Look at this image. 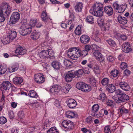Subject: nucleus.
<instances>
[{
  "label": "nucleus",
  "instance_id": "3c124183",
  "mask_svg": "<svg viewBox=\"0 0 133 133\" xmlns=\"http://www.w3.org/2000/svg\"><path fill=\"white\" fill-rule=\"evenodd\" d=\"M119 109L122 114H123L124 113L128 114L129 112V110L128 109L123 107H120Z\"/></svg>",
  "mask_w": 133,
  "mask_h": 133
},
{
  "label": "nucleus",
  "instance_id": "a18cd8bd",
  "mask_svg": "<svg viewBox=\"0 0 133 133\" xmlns=\"http://www.w3.org/2000/svg\"><path fill=\"white\" fill-rule=\"evenodd\" d=\"M109 82V79L107 78H103L101 81L102 84L103 85L107 86L108 85Z\"/></svg>",
  "mask_w": 133,
  "mask_h": 133
},
{
  "label": "nucleus",
  "instance_id": "c85d7f7f",
  "mask_svg": "<svg viewBox=\"0 0 133 133\" xmlns=\"http://www.w3.org/2000/svg\"><path fill=\"white\" fill-rule=\"evenodd\" d=\"M83 4L82 3H79L77 4L75 7V10L77 12L81 11L83 7Z\"/></svg>",
  "mask_w": 133,
  "mask_h": 133
},
{
  "label": "nucleus",
  "instance_id": "1a4fd4ad",
  "mask_svg": "<svg viewBox=\"0 0 133 133\" xmlns=\"http://www.w3.org/2000/svg\"><path fill=\"white\" fill-rule=\"evenodd\" d=\"M120 87L123 90L125 91H129L130 88L128 84L126 82L121 81L119 83Z\"/></svg>",
  "mask_w": 133,
  "mask_h": 133
},
{
  "label": "nucleus",
  "instance_id": "20e7f679",
  "mask_svg": "<svg viewBox=\"0 0 133 133\" xmlns=\"http://www.w3.org/2000/svg\"><path fill=\"white\" fill-rule=\"evenodd\" d=\"M19 14L17 12H13L10 18V23L15 24L19 20L20 18Z\"/></svg>",
  "mask_w": 133,
  "mask_h": 133
},
{
  "label": "nucleus",
  "instance_id": "864d4df0",
  "mask_svg": "<svg viewBox=\"0 0 133 133\" xmlns=\"http://www.w3.org/2000/svg\"><path fill=\"white\" fill-rule=\"evenodd\" d=\"M18 67L16 65H14L10 68H9V71L11 72H14L18 69Z\"/></svg>",
  "mask_w": 133,
  "mask_h": 133
},
{
  "label": "nucleus",
  "instance_id": "f704fd0d",
  "mask_svg": "<svg viewBox=\"0 0 133 133\" xmlns=\"http://www.w3.org/2000/svg\"><path fill=\"white\" fill-rule=\"evenodd\" d=\"M28 95L29 97L35 98L37 97L38 96L36 92L34 90L30 91L29 92Z\"/></svg>",
  "mask_w": 133,
  "mask_h": 133
},
{
  "label": "nucleus",
  "instance_id": "ea45409f",
  "mask_svg": "<svg viewBox=\"0 0 133 133\" xmlns=\"http://www.w3.org/2000/svg\"><path fill=\"white\" fill-rule=\"evenodd\" d=\"M100 35L98 31H96L95 35V37L94 38V40L98 43H100L101 42V39L99 37Z\"/></svg>",
  "mask_w": 133,
  "mask_h": 133
},
{
  "label": "nucleus",
  "instance_id": "cd10ccee",
  "mask_svg": "<svg viewBox=\"0 0 133 133\" xmlns=\"http://www.w3.org/2000/svg\"><path fill=\"white\" fill-rule=\"evenodd\" d=\"M82 26L79 25L76 28L75 30V33L77 35H79L81 34L82 32Z\"/></svg>",
  "mask_w": 133,
  "mask_h": 133
},
{
  "label": "nucleus",
  "instance_id": "6ab92c4d",
  "mask_svg": "<svg viewBox=\"0 0 133 133\" xmlns=\"http://www.w3.org/2000/svg\"><path fill=\"white\" fill-rule=\"evenodd\" d=\"M90 37L87 35H83L80 37V40L82 43L86 44L89 41Z\"/></svg>",
  "mask_w": 133,
  "mask_h": 133
},
{
  "label": "nucleus",
  "instance_id": "680f3d73",
  "mask_svg": "<svg viewBox=\"0 0 133 133\" xmlns=\"http://www.w3.org/2000/svg\"><path fill=\"white\" fill-rule=\"evenodd\" d=\"M7 120L6 118L4 117H1L0 118V124H5Z\"/></svg>",
  "mask_w": 133,
  "mask_h": 133
},
{
  "label": "nucleus",
  "instance_id": "9b49d317",
  "mask_svg": "<svg viewBox=\"0 0 133 133\" xmlns=\"http://www.w3.org/2000/svg\"><path fill=\"white\" fill-rule=\"evenodd\" d=\"M79 50L78 47H73L69 48L68 50L67 55L78 54Z\"/></svg>",
  "mask_w": 133,
  "mask_h": 133
},
{
  "label": "nucleus",
  "instance_id": "7c9ffc66",
  "mask_svg": "<svg viewBox=\"0 0 133 133\" xmlns=\"http://www.w3.org/2000/svg\"><path fill=\"white\" fill-rule=\"evenodd\" d=\"M91 90V87L90 85L85 83L84 88L82 89V91L85 92H88Z\"/></svg>",
  "mask_w": 133,
  "mask_h": 133
},
{
  "label": "nucleus",
  "instance_id": "a878e982",
  "mask_svg": "<svg viewBox=\"0 0 133 133\" xmlns=\"http://www.w3.org/2000/svg\"><path fill=\"white\" fill-rule=\"evenodd\" d=\"M103 14V9L98 10L95 11L94 12V16L98 17H100L102 16Z\"/></svg>",
  "mask_w": 133,
  "mask_h": 133
},
{
  "label": "nucleus",
  "instance_id": "ddd939ff",
  "mask_svg": "<svg viewBox=\"0 0 133 133\" xmlns=\"http://www.w3.org/2000/svg\"><path fill=\"white\" fill-rule=\"evenodd\" d=\"M67 103L68 107L70 108H72L76 107L77 105V103L76 101L72 99H68Z\"/></svg>",
  "mask_w": 133,
  "mask_h": 133
},
{
  "label": "nucleus",
  "instance_id": "f03ea898",
  "mask_svg": "<svg viewBox=\"0 0 133 133\" xmlns=\"http://www.w3.org/2000/svg\"><path fill=\"white\" fill-rule=\"evenodd\" d=\"M11 8L10 5L7 3H4L1 4L0 10V22H3L5 18L9 17Z\"/></svg>",
  "mask_w": 133,
  "mask_h": 133
},
{
  "label": "nucleus",
  "instance_id": "c9c22d12",
  "mask_svg": "<svg viewBox=\"0 0 133 133\" xmlns=\"http://www.w3.org/2000/svg\"><path fill=\"white\" fill-rule=\"evenodd\" d=\"M51 122L48 119H46L44 123L43 128L46 129L50 127Z\"/></svg>",
  "mask_w": 133,
  "mask_h": 133
},
{
  "label": "nucleus",
  "instance_id": "2eb2a0df",
  "mask_svg": "<svg viewBox=\"0 0 133 133\" xmlns=\"http://www.w3.org/2000/svg\"><path fill=\"white\" fill-rule=\"evenodd\" d=\"M12 86V84L9 81H5L2 83V87L5 90H8Z\"/></svg>",
  "mask_w": 133,
  "mask_h": 133
},
{
  "label": "nucleus",
  "instance_id": "72a5a7b5",
  "mask_svg": "<svg viewBox=\"0 0 133 133\" xmlns=\"http://www.w3.org/2000/svg\"><path fill=\"white\" fill-rule=\"evenodd\" d=\"M47 54H48V57L50 58H53L54 57L53 51L50 49L46 50Z\"/></svg>",
  "mask_w": 133,
  "mask_h": 133
},
{
  "label": "nucleus",
  "instance_id": "b1692460",
  "mask_svg": "<svg viewBox=\"0 0 133 133\" xmlns=\"http://www.w3.org/2000/svg\"><path fill=\"white\" fill-rule=\"evenodd\" d=\"M93 8L95 11L103 9V5L101 3H95L93 6Z\"/></svg>",
  "mask_w": 133,
  "mask_h": 133
},
{
  "label": "nucleus",
  "instance_id": "69168bd1",
  "mask_svg": "<svg viewBox=\"0 0 133 133\" xmlns=\"http://www.w3.org/2000/svg\"><path fill=\"white\" fill-rule=\"evenodd\" d=\"M36 23L37 21L36 20L31 19L30 21V24L32 26H35Z\"/></svg>",
  "mask_w": 133,
  "mask_h": 133
},
{
  "label": "nucleus",
  "instance_id": "052dcab7",
  "mask_svg": "<svg viewBox=\"0 0 133 133\" xmlns=\"http://www.w3.org/2000/svg\"><path fill=\"white\" fill-rule=\"evenodd\" d=\"M70 86H66L63 89V91L65 93H68V91L70 89Z\"/></svg>",
  "mask_w": 133,
  "mask_h": 133
},
{
  "label": "nucleus",
  "instance_id": "9d476101",
  "mask_svg": "<svg viewBox=\"0 0 133 133\" xmlns=\"http://www.w3.org/2000/svg\"><path fill=\"white\" fill-rule=\"evenodd\" d=\"M41 16L42 21L45 23L47 22H50L51 21V19L48 17L46 12L43 11Z\"/></svg>",
  "mask_w": 133,
  "mask_h": 133
},
{
  "label": "nucleus",
  "instance_id": "6e6552de",
  "mask_svg": "<svg viewBox=\"0 0 133 133\" xmlns=\"http://www.w3.org/2000/svg\"><path fill=\"white\" fill-rule=\"evenodd\" d=\"M122 46V51L125 53H129L131 50L130 44L127 42H125L123 43Z\"/></svg>",
  "mask_w": 133,
  "mask_h": 133
},
{
  "label": "nucleus",
  "instance_id": "de8ad7c7",
  "mask_svg": "<svg viewBox=\"0 0 133 133\" xmlns=\"http://www.w3.org/2000/svg\"><path fill=\"white\" fill-rule=\"evenodd\" d=\"M67 55V56L68 57H69L70 58L74 60H76L77 59V58L79 57V54H73V55Z\"/></svg>",
  "mask_w": 133,
  "mask_h": 133
},
{
  "label": "nucleus",
  "instance_id": "39448f33",
  "mask_svg": "<svg viewBox=\"0 0 133 133\" xmlns=\"http://www.w3.org/2000/svg\"><path fill=\"white\" fill-rule=\"evenodd\" d=\"M62 125L69 130L72 129L74 127L73 123L69 120H65L63 121L62 123Z\"/></svg>",
  "mask_w": 133,
  "mask_h": 133
},
{
  "label": "nucleus",
  "instance_id": "09e8293b",
  "mask_svg": "<svg viewBox=\"0 0 133 133\" xmlns=\"http://www.w3.org/2000/svg\"><path fill=\"white\" fill-rule=\"evenodd\" d=\"M119 71L116 69H114L112 71L110 72L111 76L114 77L117 76L118 74Z\"/></svg>",
  "mask_w": 133,
  "mask_h": 133
},
{
  "label": "nucleus",
  "instance_id": "a211bd4d",
  "mask_svg": "<svg viewBox=\"0 0 133 133\" xmlns=\"http://www.w3.org/2000/svg\"><path fill=\"white\" fill-rule=\"evenodd\" d=\"M51 65L55 70H58L59 69L61 64L58 61H54L51 63Z\"/></svg>",
  "mask_w": 133,
  "mask_h": 133
},
{
  "label": "nucleus",
  "instance_id": "e433bc0d",
  "mask_svg": "<svg viewBox=\"0 0 133 133\" xmlns=\"http://www.w3.org/2000/svg\"><path fill=\"white\" fill-rule=\"evenodd\" d=\"M85 83L83 82H80L77 83L76 84L77 88L79 90L82 91V89L84 88Z\"/></svg>",
  "mask_w": 133,
  "mask_h": 133
},
{
  "label": "nucleus",
  "instance_id": "0e129e2a",
  "mask_svg": "<svg viewBox=\"0 0 133 133\" xmlns=\"http://www.w3.org/2000/svg\"><path fill=\"white\" fill-rule=\"evenodd\" d=\"M104 131L105 133H111V132L109 127L108 126H106L104 128Z\"/></svg>",
  "mask_w": 133,
  "mask_h": 133
},
{
  "label": "nucleus",
  "instance_id": "4c0bfd02",
  "mask_svg": "<svg viewBox=\"0 0 133 133\" xmlns=\"http://www.w3.org/2000/svg\"><path fill=\"white\" fill-rule=\"evenodd\" d=\"M106 41L111 46L115 47L116 45V44L115 42L111 39H110L108 40H106Z\"/></svg>",
  "mask_w": 133,
  "mask_h": 133
},
{
  "label": "nucleus",
  "instance_id": "603ef678",
  "mask_svg": "<svg viewBox=\"0 0 133 133\" xmlns=\"http://www.w3.org/2000/svg\"><path fill=\"white\" fill-rule=\"evenodd\" d=\"M87 65L90 68V69H88V70H87V68H85V71H86V72L87 74H88L89 73L91 70H93L94 66L93 64H87Z\"/></svg>",
  "mask_w": 133,
  "mask_h": 133
},
{
  "label": "nucleus",
  "instance_id": "0eeeda50",
  "mask_svg": "<svg viewBox=\"0 0 133 133\" xmlns=\"http://www.w3.org/2000/svg\"><path fill=\"white\" fill-rule=\"evenodd\" d=\"M34 79L35 81L38 83H42L45 80L44 76L40 74H35L34 76Z\"/></svg>",
  "mask_w": 133,
  "mask_h": 133
},
{
  "label": "nucleus",
  "instance_id": "423d86ee",
  "mask_svg": "<svg viewBox=\"0 0 133 133\" xmlns=\"http://www.w3.org/2000/svg\"><path fill=\"white\" fill-rule=\"evenodd\" d=\"M73 72L74 70L69 71L67 73L64 74V78L66 82H70L73 78L75 77Z\"/></svg>",
  "mask_w": 133,
  "mask_h": 133
},
{
  "label": "nucleus",
  "instance_id": "338daca9",
  "mask_svg": "<svg viewBox=\"0 0 133 133\" xmlns=\"http://www.w3.org/2000/svg\"><path fill=\"white\" fill-rule=\"evenodd\" d=\"M92 49L95 51H98L99 50V47L95 44H93L92 45Z\"/></svg>",
  "mask_w": 133,
  "mask_h": 133
},
{
  "label": "nucleus",
  "instance_id": "37998d69",
  "mask_svg": "<svg viewBox=\"0 0 133 133\" xmlns=\"http://www.w3.org/2000/svg\"><path fill=\"white\" fill-rule=\"evenodd\" d=\"M94 19L92 16H88L86 18L85 21L87 22L92 24L94 22Z\"/></svg>",
  "mask_w": 133,
  "mask_h": 133
},
{
  "label": "nucleus",
  "instance_id": "bf43d9fd",
  "mask_svg": "<svg viewBox=\"0 0 133 133\" xmlns=\"http://www.w3.org/2000/svg\"><path fill=\"white\" fill-rule=\"evenodd\" d=\"M110 24L109 23H106L105 24H104V27L103 28V29L104 30H108L109 29V27H110Z\"/></svg>",
  "mask_w": 133,
  "mask_h": 133
},
{
  "label": "nucleus",
  "instance_id": "79ce46f5",
  "mask_svg": "<svg viewBox=\"0 0 133 133\" xmlns=\"http://www.w3.org/2000/svg\"><path fill=\"white\" fill-rule=\"evenodd\" d=\"M98 98L104 102L106 100L107 97L105 94L103 93H101L99 96L98 97Z\"/></svg>",
  "mask_w": 133,
  "mask_h": 133
},
{
  "label": "nucleus",
  "instance_id": "473e14b6",
  "mask_svg": "<svg viewBox=\"0 0 133 133\" xmlns=\"http://www.w3.org/2000/svg\"><path fill=\"white\" fill-rule=\"evenodd\" d=\"M79 51L78 54L79 57L81 56L82 57H84L88 55V52L85 50L82 51L79 48Z\"/></svg>",
  "mask_w": 133,
  "mask_h": 133
},
{
  "label": "nucleus",
  "instance_id": "f3484780",
  "mask_svg": "<svg viewBox=\"0 0 133 133\" xmlns=\"http://www.w3.org/2000/svg\"><path fill=\"white\" fill-rule=\"evenodd\" d=\"M61 91V87L58 85H55L54 87L51 88L50 89V91L52 93H55V94L59 93Z\"/></svg>",
  "mask_w": 133,
  "mask_h": 133
},
{
  "label": "nucleus",
  "instance_id": "13d9d810",
  "mask_svg": "<svg viewBox=\"0 0 133 133\" xmlns=\"http://www.w3.org/2000/svg\"><path fill=\"white\" fill-rule=\"evenodd\" d=\"M18 117L21 119L23 118L24 117V113L22 111L19 112L18 113Z\"/></svg>",
  "mask_w": 133,
  "mask_h": 133
},
{
  "label": "nucleus",
  "instance_id": "393cba45",
  "mask_svg": "<svg viewBox=\"0 0 133 133\" xmlns=\"http://www.w3.org/2000/svg\"><path fill=\"white\" fill-rule=\"evenodd\" d=\"M39 55L40 58L42 59H45L48 57V54L46 50H42L39 54Z\"/></svg>",
  "mask_w": 133,
  "mask_h": 133
},
{
  "label": "nucleus",
  "instance_id": "aec40b11",
  "mask_svg": "<svg viewBox=\"0 0 133 133\" xmlns=\"http://www.w3.org/2000/svg\"><path fill=\"white\" fill-rule=\"evenodd\" d=\"M13 81L14 84L17 85H19L23 82V79L20 77H15L13 78Z\"/></svg>",
  "mask_w": 133,
  "mask_h": 133
},
{
  "label": "nucleus",
  "instance_id": "4d7b16f0",
  "mask_svg": "<svg viewBox=\"0 0 133 133\" xmlns=\"http://www.w3.org/2000/svg\"><path fill=\"white\" fill-rule=\"evenodd\" d=\"M93 70L96 74H99L100 73V70L98 66H94Z\"/></svg>",
  "mask_w": 133,
  "mask_h": 133
},
{
  "label": "nucleus",
  "instance_id": "bb28decb",
  "mask_svg": "<svg viewBox=\"0 0 133 133\" xmlns=\"http://www.w3.org/2000/svg\"><path fill=\"white\" fill-rule=\"evenodd\" d=\"M17 35L16 32L15 31L12 30L9 31V35L8 36H10L12 40L16 38Z\"/></svg>",
  "mask_w": 133,
  "mask_h": 133
},
{
  "label": "nucleus",
  "instance_id": "5fc2aeb1",
  "mask_svg": "<svg viewBox=\"0 0 133 133\" xmlns=\"http://www.w3.org/2000/svg\"><path fill=\"white\" fill-rule=\"evenodd\" d=\"M92 115L94 116H95L97 117H102L103 116V114L101 112H99L98 114H97V112H96L94 114H92Z\"/></svg>",
  "mask_w": 133,
  "mask_h": 133
},
{
  "label": "nucleus",
  "instance_id": "6e6d98bb",
  "mask_svg": "<svg viewBox=\"0 0 133 133\" xmlns=\"http://www.w3.org/2000/svg\"><path fill=\"white\" fill-rule=\"evenodd\" d=\"M107 61L109 62H112L115 59V58L111 55L108 56L107 57Z\"/></svg>",
  "mask_w": 133,
  "mask_h": 133
},
{
  "label": "nucleus",
  "instance_id": "49530a36",
  "mask_svg": "<svg viewBox=\"0 0 133 133\" xmlns=\"http://www.w3.org/2000/svg\"><path fill=\"white\" fill-rule=\"evenodd\" d=\"M64 64L66 67H69L72 65V63L70 61L65 59L64 61Z\"/></svg>",
  "mask_w": 133,
  "mask_h": 133
},
{
  "label": "nucleus",
  "instance_id": "f257e3e1",
  "mask_svg": "<svg viewBox=\"0 0 133 133\" xmlns=\"http://www.w3.org/2000/svg\"><path fill=\"white\" fill-rule=\"evenodd\" d=\"M106 89L110 93L114 92L115 94L113 96L112 98L117 103H122L129 99V96L122 90H115V87L113 84L108 85L106 87Z\"/></svg>",
  "mask_w": 133,
  "mask_h": 133
},
{
  "label": "nucleus",
  "instance_id": "4468645a",
  "mask_svg": "<svg viewBox=\"0 0 133 133\" xmlns=\"http://www.w3.org/2000/svg\"><path fill=\"white\" fill-rule=\"evenodd\" d=\"M127 18L124 17H122L121 16H119L117 17V20L119 23L122 24H125L127 23L128 21L130 22L128 18Z\"/></svg>",
  "mask_w": 133,
  "mask_h": 133
},
{
  "label": "nucleus",
  "instance_id": "c03bdc74",
  "mask_svg": "<svg viewBox=\"0 0 133 133\" xmlns=\"http://www.w3.org/2000/svg\"><path fill=\"white\" fill-rule=\"evenodd\" d=\"M47 133H58V131L57 130L55 127H52L47 131Z\"/></svg>",
  "mask_w": 133,
  "mask_h": 133
},
{
  "label": "nucleus",
  "instance_id": "8fccbe9b",
  "mask_svg": "<svg viewBox=\"0 0 133 133\" xmlns=\"http://www.w3.org/2000/svg\"><path fill=\"white\" fill-rule=\"evenodd\" d=\"M12 41V40L11 39L10 36L8 35L2 41L6 44H8Z\"/></svg>",
  "mask_w": 133,
  "mask_h": 133
},
{
  "label": "nucleus",
  "instance_id": "f8f14e48",
  "mask_svg": "<svg viewBox=\"0 0 133 133\" xmlns=\"http://www.w3.org/2000/svg\"><path fill=\"white\" fill-rule=\"evenodd\" d=\"M26 52V50L20 46L18 47L15 50V53L17 55H23Z\"/></svg>",
  "mask_w": 133,
  "mask_h": 133
},
{
  "label": "nucleus",
  "instance_id": "5701e85b",
  "mask_svg": "<svg viewBox=\"0 0 133 133\" xmlns=\"http://www.w3.org/2000/svg\"><path fill=\"white\" fill-rule=\"evenodd\" d=\"M39 33L36 30L34 31L31 34L30 36L31 38L33 40L38 39L39 37Z\"/></svg>",
  "mask_w": 133,
  "mask_h": 133
},
{
  "label": "nucleus",
  "instance_id": "e2e57ef3",
  "mask_svg": "<svg viewBox=\"0 0 133 133\" xmlns=\"http://www.w3.org/2000/svg\"><path fill=\"white\" fill-rule=\"evenodd\" d=\"M127 66V64L124 62H122L121 63L120 67L122 70H124Z\"/></svg>",
  "mask_w": 133,
  "mask_h": 133
},
{
  "label": "nucleus",
  "instance_id": "7ed1b4c3",
  "mask_svg": "<svg viewBox=\"0 0 133 133\" xmlns=\"http://www.w3.org/2000/svg\"><path fill=\"white\" fill-rule=\"evenodd\" d=\"M25 24H24L21 26L19 28L18 30L19 34L24 36L26 35L29 34L32 31L31 26L30 27H26Z\"/></svg>",
  "mask_w": 133,
  "mask_h": 133
},
{
  "label": "nucleus",
  "instance_id": "dca6fc26",
  "mask_svg": "<svg viewBox=\"0 0 133 133\" xmlns=\"http://www.w3.org/2000/svg\"><path fill=\"white\" fill-rule=\"evenodd\" d=\"M104 11L108 16L112 15L113 14V9L110 6H105L104 8Z\"/></svg>",
  "mask_w": 133,
  "mask_h": 133
},
{
  "label": "nucleus",
  "instance_id": "774afa93",
  "mask_svg": "<svg viewBox=\"0 0 133 133\" xmlns=\"http://www.w3.org/2000/svg\"><path fill=\"white\" fill-rule=\"evenodd\" d=\"M81 130L83 132V133H92L90 130H88L85 128H82Z\"/></svg>",
  "mask_w": 133,
  "mask_h": 133
},
{
  "label": "nucleus",
  "instance_id": "58836bf2",
  "mask_svg": "<svg viewBox=\"0 0 133 133\" xmlns=\"http://www.w3.org/2000/svg\"><path fill=\"white\" fill-rule=\"evenodd\" d=\"M99 108V106L98 104H95L92 107V111L94 114L96 112H97L98 111Z\"/></svg>",
  "mask_w": 133,
  "mask_h": 133
},
{
  "label": "nucleus",
  "instance_id": "4be33fe9",
  "mask_svg": "<svg viewBox=\"0 0 133 133\" xmlns=\"http://www.w3.org/2000/svg\"><path fill=\"white\" fill-rule=\"evenodd\" d=\"M93 56L97 59L100 60V59H102V58H103V56L99 50L94 52L93 53Z\"/></svg>",
  "mask_w": 133,
  "mask_h": 133
},
{
  "label": "nucleus",
  "instance_id": "a19ab883",
  "mask_svg": "<svg viewBox=\"0 0 133 133\" xmlns=\"http://www.w3.org/2000/svg\"><path fill=\"white\" fill-rule=\"evenodd\" d=\"M7 68L5 65L0 66V75L4 74L7 70Z\"/></svg>",
  "mask_w": 133,
  "mask_h": 133
},
{
  "label": "nucleus",
  "instance_id": "412c9836",
  "mask_svg": "<svg viewBox=\"0 0 133 133\" xmlns=\"http://www.w3.org/2000/svg\"><path fill=\"white\" fill-rule=\"evenodd\" d=\"M77 114L71 111H68L66 113V116L70 118L76 117H77Z\"/></svg>",
  "mask_w": 133,
  "mask_h": 133
},
{
  "label": "nucleus",
  "instance_id": "c756f323",
  "mask_svg": "<svg viewBox=\"0 0 133 133\" xmlns=\"http://www.w3.org/2000/svg\"><path fill=\"white\" fill-rule=\"evenodd\" d=\"M83 71L82 69H79L77 71H74V73L75 77L78 78L83 73Z\"/></svg>",
  "mask_w": 133,
  "mask_h": 133
},
{
  "label": "nucleus",
  "instance_id": "2f4dec72",
  "mask_svg": "<svg viewBox=\"0 0 133 133\" xmlns=\"http://www.w3.org/2000/svg\"><path fill=\"white\" fill-rule=\"evenodd\" d=\"M127 7V5L125 4L121 5L119 6L117 11L118 13H121L123 12Z\"/></svg>",
  "mask_w": 133,
  "mask_h": 133
}]
</instances>
